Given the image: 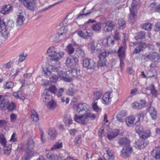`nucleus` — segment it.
Instances as JSON below:
<instances>
[{
    "instance_id": "0eeeda50",
    "label": "nucleus",
    "mask_w": 160,
    "mask_h": 160,
    "mask_svg": "<svg viewBox=\"0 0 160 160\" xmlns=\"http://www.w3.org/2000/svg\"><path fill=\"white\" fill-rule=\"evenodd\" d=\"M82 65L87 68L94 69L96 66V63L92 59L86 58L83 60Z\"/></svg>"
},
{
    "instance_id": "e2e57ef3",
    "label": "nucleus",
    "mask_w": 160,
    "mask_h": 160,
    "mask_svg": "<svg viewBox=\"0 0 160 160\" xmlns=\"http://www.w3.org/2000/svg\"><path fill=\"white\" fill-rule=\"evenodd\" d=\"M64 122L66 125L69 126L70 124L72 123V120L71 117H69L65 118Z\"/></svg>"
},
{
    "instance_id": "09e8293b",
    "label": "nucleus",
    "mask_w": 160,
    "mask_h": 160,
    "mask_svg": "<svg viewBox=\"0 0 160 160\" xmlns=\"http://www.w3.org/2000/svg\"><path fill=\"white\" fill-rule=\"evenodd\" d=\"M64 0H60V1H59L58 2H56L52 5H50L47 8H43V9H42V10H41L40 11V12H45V11H46V10H48V9L52 8V7H53L58 4H59V3H60L62 2H63Z\"/></svg>"
},
{
    "instance_id": "2eb2a0df",
    "label": "nucleus",
    "mask_w": 160,
    "mask_h": 160,
    "mask_svg": "<svg viewBox=\"0 0 160 160\" xmlns=\"http://www.w3.org/2000/svg\"><path fill=\"white\" fill-rule=\"evenodd\" d=\"M115 24L111 21H108L105 23V26L103 28L105 32H111L114 29Z\"/></svg>"
},
{
    "instance_id": "ea45409f",
    "label": "nucleus",
    "mask_w": 160,
    "mask_h": 160,
    "mask_svg": "<svg viewBox=\"0 0 160 160\" xmlns=\"http://www.w3.org/2000/svg\"><path fill=\"white\" fill-rule=\"evenodd\" d=\"M102 95V93L100 91H97L94 92L93 96V99L94 100H97L100 99Z\"/></svg>"
},
{
    "instance_id": "a211bd4d",
    "label": "nucleus",
    "mask_w": 160,
    "mask_h": 160,
    "mask_svg": "<svg viewBox=\"0 0 160 160\" xmlns=\"http://www.w3.org/2000/svg\"><path fill=\"white\" fill-rule=\"evenodd\" d=\"M43 101L45 104L50 100H52L53 98L47 92V89H45L42 96Z\"/></svg>"
},
{
    "instance_id": "79ce46f5",
    "label": "nucleus",
    "mask_w": 160,
    "mask_h": 160,
    "mask_svg": "<svg viewBox=\"0 0 160 160\" xmlns=\"http://www.w3.org/2000/svg\"><path fill=\"white\" fill-rule=\"evenodd\" d=\"M65 54L64 52L63 51H59L58 53H56V58H54V60L57 61L61 58H62Z\"/></svg>"
},
{
    "instance_id": "338daca9",
    "label": "nucleus",
    "mask_w": 160,
    "mask_h": 160,
    "mask_svg": "<svg viewBox=\"0 0 160 160\" xmlns=\"http://www.w3.org/2000/svg\"><path fill=\"white\" fill-rule=\"evenodd\" d=\"M11 122H14L17 119V115L15 114L12 113L10 116Z\"/></svg>"
},
{
    "instance_id": "e433bc0d",
    "label": "nucleus",
    "mask_w": 160,
    "mask_h": 160,
    "mask_svg": "<svg viewBox=\"0 0 160 160\" xmlns=\"http://www.w3.org/2000/svg\"><path fill=\"white\" fill-rule=\"evenodd\" d=\"M64 89L63 88H60L59 91H58V93L57 94V96L58 98H60V99L61 100L62 102H65V100L64 97H62V94L64 92Z\"/></svg>"
},
{
    "instance_id": "8fccbe9b",
    "label": "nucleus",
    "mask_w": 160,
    "mask_h": 160,
    "mask_svg": "<svg viewBox=\"0 0 160 160\" xmlns=\"http://www.w3.org/2000/svg\"><path fill=\"white\" fill-rule=\"evenodd\" d=\"M0 142L4 147L6 146L7 141L5 137L2 134H0Z\"/></svg>"
},
{
    "instance_id": "20e7f679",
    "label": "nucleus",
    "mask_w": 160,
    "mask_h": 160,
    "mask_svg": "<svg viewBox=\"0 0 160 160\" xmlns=\"http://www.w3.org/2000/svg\"><path fill=\"white\" fill-rule=\"evenodd\" d=\"M14 103L9 102L8 100L5 99L0 95V108L2 110L8 109V111L12 112L16 108Z\"/></svg>"
},
{
    "instance_id": "864d4df0",
    "label": "nucleus",
    "mask_w": 160,
    "mask_h": 160,
    "mask_svg": "<svg viewBox=\"0 0 160 160\" xmlns=\"http://www.w3.org/2000/svg\"><path fill=\"white\" fill-rule=\"evenodd\" d=\"M152 26V24L150 23H145L143 24L142 28L145 30L149 31L151 29Z\"/></svg>"
},
{
    "instance_id": "9b49d317",
    "label": "nucleus",
    "mask_w": 160,
    "mask_h": 160,
    "mask_svg": "<svg viewBox=\"0 0 160 160\" xmlns=\"http://www.w3.org/2000/svg\"><path fill=\"white\" fill-rule=\"evenodd\" d=\"M129 145L125 146L121 152V155L123 158L129 157L132 152V147Z\"/></svg>"
},
{
    "instance_id": "9d476101",
    "label": "nucleus",
    "mask_w": 160,
    "mask_h": 160,
    "mask_svg": "<svg viewBox=\"0 0 160 160\" xmlns=\"http://www.w3.org/2000/svg\"><path fill=\"white\" fill-rule=\"evenodd\" d=\"M96 7V6H94L90 9H89L88 8H87L85 7L82 10L81 12L78 15L77 18L78 19L82 18L83 17V16H87L91 13L93 11H97V10L95 9Z\"/></svg>"
},
{
    "instance_id": "c03bdc74",
    "label": "nucleus",
    "mask_w": 160,
    "mask_h": 160,
    "mask_svg": "<svg viewBox=\"0 0 160 160\" xmlns=\"http://www.w3.org/2000/svg\"><path fill=\"white\" fill-rule=\"evenodd\" d=\"M48 108L50 109H53L55 107V103L53 99L52 100H50L47 103H45Z\"/></svg>"
},
{
    "instance_id": "c756f323",
    "label": "nucleus",
    "mask_w": 160,
    "mask_h": 160,
    "mask_svg": "<svg viewBox=\"0 0 160 160\" xmlns=\"http://www.w3.org/2000/svg\"><path fill=\"white\" fill-rule=\"evenodd\" d=\"M147 46L145 43L142 42L135 48L133 53L136 54L140 52L142 50L143 48L146 47Z\"/></svg>"
},
{
    "instance_id": "aec40b11",
    "label": "nucleus",
    "mask_w": 160,
    "mask_h": 160,
    "mask_svg": "<svg viewBox=\"0 0 160 160\" xmlns=\"http://www.w3.org/2000/svg\"><path fill=\"white\" fill-rule=\"evenodd\" d=\"M130 142L128 139L125 137L119 138L118 141V144L122 146L129 145Z\"/></svg>"
},
{
    "instance_id": "774afa93",
    "label": "nucleus",
    "mask_w": 160,
    "mask_h": 160,
    "mask_svg": "<svg viewBox=\"0 0 160 160\" xmlns=\"http://www.w3.org/2000/svg\"><path fill=\"white\" fill-rule=\"evenodd\" d=\"M92 108L96 112H98L99 110V108L97 105V103L95 102H93L92 103Z\"/></svg>"
},
{
    "instance_id": "39448f33",
    "label": "nucleus",
    "mask_w": 160,
    "mask_h": 160,
    "mask_svg": "<svg viewBox=\"0 0 160 160\" xmlns=\"http://www.w3.org/2000/svg\"><path fill=\"white\" fill-rule=\"evenodd\" d=\"M142 59L144 62L151 61L157 62L160 61V55L156 52H147L143 55Z\"/></svg>"
},
{
    "instance_id": "49530a36",
    "label": "nucleus",
    "mask_w": 160,
    "mask_h": 160,
    "mask_svg": "<svg viewBox=\"0 0 160 160\" xmlns=\"http://www.w3.org/2000/svg\"><path fill=\"white\" fill-rule=\"evenodd\" d=\"M66 51L69 54H72L74 51L73 46L71 44H69L67 47Z\"/></svg>"
},
{
    "instance_id": "a19ab883",
    "label": "nucleus",
    "mask_w": 160,
    "mask_h": 160,
    "mask_svg": "<svg viewBox=\"0 0 160 160\" xmlns=\"http://www.w3.org/2000/svg\"><path fill=\"white\" fill-rule=\"evenodd\" d=\"M97 45L94 41L93 40L91 41L88 44V49L91 50H95Z\"/></svg>"
},
{
    "instance_id": "6ab92c4d",
    "label": "nucleus",
    "mask_w": 160,
    "mask_h": 160,
    "mask_svg": "<svg viewBox=\"0 0 160 160\" xmlns=\"http://www.w3.org/2000/svg\"><path fill=\"white\" fill-rule=\"evenodd\" d=\"M147 144L148 143L147 142H144L143 140L139 139L135 142V147L138 149H141L144 148Z\"/></svg>"
},
{
    "instance_id": "4468645a",
    "label": "nucleus",
    "mask_w": 160,
    "mask_h": 160,
    "mask_svg": "<svg viewBox=\"0 0 160 160\" xmlns=\"http://www.w3.org/2000/svg\"><path fill=\"white\" fill-rule=\"evenodd\" d=\"M77 33L78 35L84 38H87L89 37H91L92 35V33L85 29L79 30L78 31Z\"/></svg>"
},
{
    "instance_id": "f257e3e1",
    "label": "nucleus",
    "mask_w": 160,
    "mask_h": 160,
    "mask_svg": "<svg viewBox=\"0 0 160 160\" xmlns=\"http://www.w3.org/2000/svg\"><path fill=\"white\" fill-rule=\"evenodd\" d=\"M96 118L94 114H91L90 112L84 113L81 115L78 116L75 114L74 119L75 121L82 125L87 124L89 120H93Z\"/></svg>"
},
{
    "instance_id": "4d7b16f0",
    "label": "nucleus",
    "mask_w": 160,
    "mask_h": 160,
    "mask_svg": "<svg viewBox=\"0 0 160 160\" xmlns=\"http://www.w3.org/2000/svg\"><path fill=\"white\" fill-rule=\"evenodd\" d=\"M62 142H57L54 144L51 148V150H52L55 149H59L62 148Z\"/></svg>"
},
{
    "instance_id": "5701e85b",
    "label": "nucleus",
    "mask_w": 160,
    "mask_h": 160,
    "mask_svg": "<svg viewBox=\"0 0 160 160\" xmlns=\"http://www.w3.org/2000/svg\"><path fill=\"white\" fill-rule=\"evenodd\" d=\"M119 133V130L116 129L113 130L111 132H109L108 134V138L109 140H111L117 137Z\"/></svg>"
},
{
    "instance_id": "bf43d9fd",
    "label": "nucleus",
    "mask_w": 160,
    "mask_h": 160,
    "mask_svg": "<svg viewBox=\"0 0 160 160\" xmlns=\"http://www.w3.org/2000/svg\"><path fill=\"white\" fill-rule=\"evenodd\" d=\"M145 33L142 32H140L135 37L136 39H141L144 38Z\"/></svg>"
},
{
    "instance_id": "37998d69",
    "label": "nucleus",
    "mask_w": 160,
    "mask_h": 160,
    "mask_svg": "<svg viewBox=\"0 0 160 160\" xmlns=\"http://www.w3.org/2000/svg\"><path fill=\"white\" fill-rule=\"evenodd\" d=\"M22 92L21 91H18L17 92H14L13 93V96L17 99H21L22 100H24L25 98L23 96H22Z\"/></svg>"
},
{
    "instance_id": "3c124183",
    "label": "nucleus",
    "mask_w": 160,
    "mask_h": 160,
    "mask_svg": "<svg viewBox=\"0 0 160 160\" xmlns=\"http://www.w3.org/2000/svg\"><path fill=\"white\" fill-rule=\"evenodd\" d=\"M76 54L79 57H83L84 56V50L80 48H78L76 50Z\"/></svg>"
},
{
    "instance_id": "c85d7f7f",
    "label": "nucleus",
    "mask_w": 160,
    "mask_h": 160,
    "mask_svg": "<svg viewBox=\"0 0 160 160\" xmlns=\"http://www.w3.org/2000/svg\"><path fill=\"white\" fill-rule=\"evenodd\" d=\"M31 118L32 121L37 122L39 119V117L37 112L34 110L31 111Z\"/></svg>"
},
{
    "instance_id": "4be33fe9",
    "label": "nucleus",
    "mask_w": 160,
    "mask_h": 160,
    "mask_svg": "<svg viewBox=\"0 0 160 160\" xmlns=\"http://www.w3.org/2000/svg\"><path fill=\"white\" fill-rule=\"evenodd\" d=\"M148 112L152 118L153 120H155L157 119V112L155 108L153 107H150Z\"/></svg>"
},
{
    "instance_id": "603ef678",
    "label": "nucleus",
    "mask_w": 160,
    "mask_h": 160,
    "mask_svg": "<svg viewBox=\"0 0 160 160\" xmlns=\"http://www.w3.org/2000/svg\"><path fill=\"white\" fill-rule=\"evenodd\" d=\"M109 52L106 51L104 52L101 53L99 55V59H106V58L109 54Z\"/></svg>"
},
{
    "instance_id": "412c9836",
    "label": "nucleus",
    "mask_w": 160,
    "mask_h": 160,
    "mask_svg": "<svg viewBox=\"0 0 160 160\" xmlns=\"http://www.w3.org/2000/svg\"><path fill=\"white\" fill-rule=\"evenodd\" d=\"M146 104L145 101H142L141 102L138 103L135 102L132 104L131 106L132 108L135 109H140L144 107Z\"/></svg>"
},
{
    "instance_id": "0e129e2a",
    "label": "nucleus",
    "mask_w": 160,
    "mask_h": 160,
    "mask_svg": "<svg viewBox=\"0 0 160 160\" xmlns=\"http://www.w3.org/2000/svg\"><path fill=\"white\" fill-rule=\"evenodd\" d=\"M72 16L70 14H68L64 18V20L62 22V23L64 24L66 23V22H68V20L72 19Z\"/></svg>"
},
{
    "instance_id": "6e6552de",
    "label": "nucleus",
    "mask_w": 160,
    "mask_h": 160,
    "mask_svg": "<svg viewBox=\"0 0 160 160\" xmlns=\"http://www.w3.org/2000/svg\"><path fill=\"white\" fill-rule=\"evenodd\" d=\"M118 53L120 60V66L121 70H122V68L124 65L123 61L125 58V48L122 46L120 47L118 50Z\"/></svg>"
},
{
    "instance_id": "423d86ee",
    "label": "nucleus",
    "mask_w": 160,
    "mask_h": 160,
    "mask_svg": "<svg viewBox=\"0 0 160 160\" xmlns=\"http://www.w3.org/2000/svg\"><path fill=\"white\" fill-rule=\"evenodd\" d=\"M76 111L79 114L90 112L89 107L85 103H81L76 105Z\"/></svg>"
},
{
    "instance_id": "72a5a7b5",
    "label": "nucleus",
    "mask_w": 160,
    "mask_h": 160,
    "mask_svg": "<svg viewBox=\"0 0 160 160\" xmlns=\"http://www.w3.org/2000/svg\"><path fill=\"white\" fill-rule=\"evenodd\" d=\"M3 24H5V28L10 30L11 28L13 27L14 26L13 21L11 20H8L6 22L3 21Z\"/></svg>"
},
{
    "instance_id": "dca6fc26",
    "label": "nucleus",
    "mask_w": 160,
    "mask_h": 160,
    "mask_svg": "<svg viewBox=\"0 0 160 160\" xmlns=\"http://www.w3.org/2000/svg\"><path fill=\"white\" fill-rule=\"evenodd\" d=\"M78 59L76 57L71 56L66 59V63L68 67H71L75 65Z\"/></svg>"
},
{
    "instance_id": "b1692460",
    "label": "nucleus",
    "mask_w": 160,
    "mask_h": 160,
    "mask_svg": "<svg viewBox=\"0 0 160 160\" xmlns=\"http://www.w3.org/2000/svg\"><path fill=\"white\" fill-rule=\"evenodd\" d=\"M12 7L10 5H5L1 8V12L4 15L8 14L12 12Z\"/></svg>"
},
{
    "instance_id": "7ed1b4c3",
    "label": "nucleus",
    "mask_w": 160,
    "mask_h": 160,
    "mask_svg": "<svg viewBox=\"0 0 160 160\" xmlns=\"http://www.w3.org/2000/svg\"><path fill=\"white\" fill-rule=\"evenodd\" d=\"M35 147V143L33 139L29 138L28 141L25 149V154L22 157V160H29L33 154V149Z\"/></svg>"
},
{
    "instance_id": "473e14b6",
    "label": "nucleus",
    "mask_w": 160,
    "mask_h": 160,
    "mask_svg": "<svg viewBox=\"0 0 160 160\" xmlns=\"http://www.w3.org/2000/svg\"><path fill=\"white\" fill-rule=\"evenodd\" d=\"M151 135V133L150 130H148L145 131H142L140 134V137L142 139H145L149 137Z\"/></svg>"
},
{
    "instance_id": "f8f14e48",
    "label": "nucleus",
    "mask_w": 160,
    "mask_h": 160,
    "mask_svg": "<svg viewBox=\"0 0 160 160\" xmlns=\"http://www.w3.org/2000/svg\"><path fill=\"white\" fill-rule=\"evenodd\" d=\"M106 153L103 154V158L105 160H114L113 151L109 148H105Z\"/></svg>"
},
{
    "instance_id": "f3484780",
    "label": "nucleus",
    "mask_w": 160,
    "mask_h": 160,
    "mask_svg": "<svg viewBox=\"0 0 160 160\" xmlns=\"http://www.w3.org/2000/svg\"><path fill=\"white\" fill-rule=\"evenodd\" d=\"M25 18L24 16V14L22 12L19 13L17 15V18L16 20V23L17 26L22 25L25 20Z\"/></svg>"
},
{
    "instance_id": "f03ea898",
    "label": "nucleus",
    "mask_w": 160,
    "mask_h": 160,
    "mask_svg": "<svg viewBox=\"0 0 160 160\" xmlns=\"http://www.w3.org/2000/svg\"><path fill=\"white\" fill-rule=\"evenodd\" d=\"M57 65L54 66H52L50 67L49 69H51L52 72H58V76L61 79L64 81L70 82L72 81V79L71 78L69 77L68 74L65 72L61 70L60 68V64L58 62H56Z\"/></svg>"
},
{
    "instance_id": "ddd939ff",
    "label": "nucleus",
    "mask_w": 160,
    "mask_h": 160,
    "mask_svg": "<svg viewBox=\"0 0 160 160\" xmlns=\"http://www.w3.org/2000/svg\"><path fill=\"white\" fill-rule=\"evenodd\" d=\"M112 92H107L105 93L103 95L102 98V103L105 105H107L110 103L111 101V98L112 96L111 95Z\"/></svg>"
},
{
    "instance_id": "5fc2aeb1",
    "label": "nucleus",
    "mask_w": 160,
    "mask_h": 160,
    "mask_svg": "<svg viewBox=\"0 0 160 160\" xmlns=\"http://www.w3.org/2000/svg\"><path fill=\"white\" fill-rule=\"evenodd\" d=\"M118 25L122 29L124 28L125 26V22L122 19L120 18L118 20Z\"/></svg>"
},
{
    "instance_id": "13d9d810",
    "label": "nucleus",
    "mask_w": 160,
    "mask_h": 160,
    "mask_svg": "<svg viewBox=\"0 0 160 160\" xmlns=\"http://www.w3.org/2000/svg\"><path fill=\"white\" fill-rule=\"evenodd\" d=\"M135 130L136 132L138 133L140 135V134L143 131V128L142 126L140 125H137L135 128Z\"/></svg>"
},
{
    "instance_id": "cd10ccee",
    "label": "nucleus",
    "mask_w": 160,
    "mask_h": 160,
    "mask_svg": "<svg viewBox=\"0 0 160 160\" xmlns=\"http://www.w3.org/2000/svg\"><path fill=\"white\" fill-rule=\"evenodd\" d=\"M47 53L49 57L56 58L57 52L55 50L54 46L49 47L47 51Z\"/></svg>"
},
{
    "instance_id": "1a4fd4ad",
    "label": "nucleus",
    "mask_w": 160,
    "mask_h": 160,
    "mask_svg": "<svg viewBox=\"0 0 160 160\" xmlns=\"http://www.w3.org/2000/svg\"><path fill=\"white\" fill-rule=\"evenodd\" d=\"M23 3L25 7L28 9L32 10L36 7L35 0H18Z\"/></svg>"
},
{
    "instance_id": "de8ad7c7",
    "label": "nucleus",
    "mask_w": 160,
    "mask_h": 160,
    "mask_svg": "<svg viewBox=\"0 0 160 160\" xmlns=\"http://www.w3.org/2000/svg\"><path fill=\"white\" fill-rule=\"evenodd\" d=\"M106 59H99L98 62V67H104L106 66Z\"/></svg>"
},
{
    "instance_id": "393cba45",
    "label": "nucleus",
    "mask_w": 160,
    "mask_h": 160,
    "mask_svg": "<svg viewBox=\"0 0 160 160\" xmlns=\"http://www.w3.org/2000/svg\"><path fill=\"white\" fill-rule=\"evenodd\" d=\"M135 120V118L134 116L131 115L128 117L125 120L127 125L128 127L132 126Z\"/></svg>"
},
{
    "instance_id": "bb28decb",
    "label": "nucleus",
    "mask_w": 160,
    "mask_h": 160,
    "mask_svg": "<svg viewBox=\"0 0 160 160\" xmlns=\"http://www.w3.org/2000/svg\"><path fill=\"white\" fill-rule=\"evenodd\" d=\"M114 40L113 38L109 37L103 41V43L105 47H108L113 45L114 44Z\"/></svg>"
},
{
    "instance_id": "a18cd8bd",
    "label": "nucleus",
    "mask_w": 160,
    "mask_h": 160,
    "mask_svg": "<svg viewBox=\"0 0 160 160\" xmlns=\"http://www.w3.org/2000/svg\"><path fill=\"white\" fill-rule=\"evenodd\" d=\"M101 25L102 24L100 23L93 24L92 26L93 30L96 32L100 31L101 28Z\"/></svg>"
},
{
    "instance_id": "7c9ffc66",
    "label": "nucleus",
    "mask_w": 160,
    "mask_h": 160,
    "mask_svg": "<svg viewBox=\"0 0 160 160\" xmlns=\"http://www.w3.org/2000/svg\"><path fill=\"white\" fill-rule=\"evenodd\" d=\"M68 31V29L67 26L62 27L59 29L58 34L59 36H64L67 32Z\"/></svg>"
},
{
    "instance_id": "052dcab7",
    "label": "nucleus",
    "mask_w": 160,
    "mask_h": 160,
    "mask_svg": "<svg viewBox=\"0 0 160 160\" xmlns=\"http://www.w3.org/2000/svg\"><path fill=\"white\" fill-rule=\"evenodd\" d=\"M113 39L117 41L119 40L121 38V35L119 32L117 31H115L113 35Z\"/></svg>"
},
{
    "instance_id": "a878e982",
    "label": "nucleus",
    "mask_w": 160,
    "mask_h": 160,
    "mask_svg": "<svg viewBox=\"0 0 160 160\" xmlns=\"http://www.w3.org/2000/svg\"><path fill=\"white\" fill-rule=\"evenodd\" d=\"M152 155H155V158L160 159V147H155L151 152Z\"/></svg>"
},
{
    "instance_id": "69168bd1",
    "label": "nucleus",
    "mask_w": 160,
    "mask_h": 160,
    "mask_svg": "<svg viewBox=\"0 0 160 160\" xmlns=\"http://www.w3.org/2000/svg\"><path fill=\"white\" fill-rule=\"evenodd\" d=\"M49 91L50 92L52 93H55L57 92V88L55 86H50L49 87L48 90H47V92H48Z\"/></svg>"
},
{
    "instance_id": "680f3d73",
    "label": "nucleus",
    "mask_w": 160,
    "mask_h": 160,
    "mask_svg": "<svg viewBox=\"0 0 160 160\" xmlns=\"http://www.w3.org/2000/svg\"><path fill=\"white\" fill-rule=\"evenodd\" d=\"M42 72L45 76H49L51 73V72L47 68H45L43 69Z\"/></svg>"
},
{
    "instance_id": "c9c22d12",
    "label": "nucleus",
    "mask_w": 160,
    "mask_h": 160,
    "mask_svg": "<svg viewBox=\"0 0 160 160\" xmlns=\"http://www.w3.org/2000/svg\"><path fill=\"white\" fill-rule=\"evenodd\" d=\"M48 134L51 138H54L56 137L57 133L56 130L54 128H50Z\"/></svg>"
},
{
    "instance_id": "2f4dec72",
    "label": "nucleus",
    "mask_w": 160,
    "mask_h": 160,
    "mask_svg": "<svg viewBox=\"0 0 160 160\" xmlns=\"http://www.w3.org/2000/svg\"><path fill=\"white\" fill-rule=\"evenodd\" d=\"M146 89L150 91V93L154 97H156L157 95V91L155 89L154 85L150 84L149 86L146 88Z\"/></svg>"
},
{
    "instance_id": "f704fd0d",
    "label": "nucleus",
    "mask_w": 160,
    "mask_h": 160,
    "mask_svg": "<svg viewBox=\"0 0 160 160\" xmlns=\"http://www.w3.org/2000/svg\"><path fill=\"white\" fill-rule=\"evenodd\" d=\"M70 73L73 77H77L80 75L79 69L77 68L72 69L70 72Z\"/></svg>"
},
{
    "instance_id": "4c0bfd02",
    "label": "nucleus",
    "mask_w": 160,
    "mask_h": 160,
    "mask_svg": "<svg viewBox=\"0 0 160 160\" xmlns=\"http://www.w3.org/2000/svg\"><path fill=\"white\" fill-rule=\"evenodd\" d=\"M130 14L129 15V20L132 23L134 22L135 20V17L136 15V12L132 11L131 8L130 9Z\"/></svg>"
},
{
    "instance_id": "58836bf2",
    "label": "nucleus",
    "mask_w": 160,
    "mask_h": 160,
    "mask_svg": "<svg viewBox=\"0 0 160 160\" xmlns=\"http://www.w3.org/2000/svg\"><path fill=\"white\" fill-rule=\"evenodd\" d=\"M46 156L48 160H59V157L56 154L48 153Z\"/></svg>"
},
{
    "instance_id": "6e6d98bb",
    "label": "nucleus",
    "mask_w": 160,
    "mask_h": 160,
    "mask_svg": "<svg viewBox=\"0 0 160 160\" xmlns=\"http://www.w3.org/2000/svg\"><path fill=\"white\" fill-rule=\"evenodd\" d=\"M14 86V84L12 82H9L6 83L4 86V88L5 89H10L12 88Z\"/></svg>"
}]
</instances>
